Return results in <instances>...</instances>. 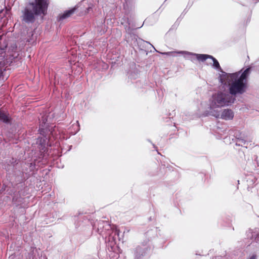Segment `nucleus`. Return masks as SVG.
Listing matches in <instances>:
<instances>
[{"mask_svg": "<svg viewBox=\"0 0 259 259\" xmlns=\"http://www.w3.org/2000/svg\"><path fill=\"white\" fill-rule=\"evenodd\" d=\"M241 71L233 73L223 72L220 74V81L223 84L229 85V93L226 91L214 94L210 100L209 110L205 112V116L211 115L219 118L220 112L218 108L230 105L235 100L234 96L241 95L246 92L251 68L248 67Z\"/></svg>", "mask_w": 259, "mask_h": 259, "instance_id": "f257e3e1", "label": "nucleus"}, {"mask_svg": "<svg viewBox=\"0 0 259 259\" xmlns=\"http://www.w3.org/2000/svg\"><path fill=\"white\" fill-rule=\"evenodd\" d=\"M29 6L25 8L22 16V20L27 23L33 22L35 16L45 15L48 4L46 0H35L34 2L29 4Z\"/></svg>", "mask_w": 259, "mask_h": 259, "instance_id": "f03ea898", "label": "nucleus"}, {"mask_svg": "<svg viewBox=\"0 0 259 259\" xmlns=\"http://www.w3.org/2000/svg\"><path fill=\"white\" fill-rule=\"evenodd\" d=\"M79 7L78 6H76L73 8H72L70 10H66L64 12V13L60 14L58 17V19L59 21H63L66 19L68 18L71 15H72L75 12V10Z\"/></svg>", "mask_w": 259, "mask_h": 259, "instance_id": "7ed1b4c3", "label": "nucleus"}, {"mask_svg": "<svg viewBox=\"0 0 259 259\" xmlns=\"http://www.w3.org/2000/svg\"><path fill=\"white\" fill-rule=\"evenodd\" d=\"M247 233V237L250 238L252 241L259 242V229L257 228L253 230L249 229Z\"/></svg>", "mask_w": 259, "mask_h": 259, "instance_id": "20e7f679", "label": "nucleus"}, {"mask_svg": "<svg viewBox=\"0 0 259 259\" xmlns=\"http://www.w3.org/2000/svg\"><path fill=\"white\" fill-rule=\"evenodd\" d=\"M234 117V113L229 109H224L221 113H220V117L223 119L227 120L233 119Z\"/></svg>", "mask_w": 259, "mask_h": 259, "instance_id": "39448f33", "label": "nucleus"}, {"mask_svg": "<svg viewBox=\"0 0 259 259\" xmlns=\"http://www.w3.org/2000/svg\"><path fill=\"white\" fill-rule=\"evenodd\" d=\"M96 226H97V231L99 232V234H101L102 232V229L104 228H106V229H109V228H112L110 227V226L108 224V222H105L103 221H100L99 222H97L96 223L94 224V227H96Z\"/></svg>", "mask_w": 259, "mask_h": 259, "instance_id": "423d86ee", "label": "nucleus"}, {"mask_svg": "<svg viewBox=\"0 0 259 259\" xmlns=\"http://www.w3.org/2000/svg\"><path fill=\"white\" fill-rule=\"evenodd\" d=\"M179 54L184 55L185 58L191 60L192 62H194L196 59V54L191 53L187 51H178Z\"/></svg>", "mask_w": 259, "mask_h": 259, "instance_id": "0eeeda50", "label": "nucleus"}, {"mask_svg": "<svg viewBox=\"0 0 259 259\" xmlns=\"http://www.w3.org/2000/svg\"><path fill=\"white\" fill-rule=\"evenodd\" d=\"M40 120V131L41 134H42L41 133L42 132V130H44V128L46 126H48V116L46 115H42L41 118L39 119Z\"/></svg>", "mask_w": 259, "mask_h": 259, "instance_id": "6e6552de", "label": "nucleus"}, {"mask_svg": "<svg viewBox=\"0 0 259 259\" xmlns=\"http://www.w3.org/2000/svg\"><path fill=\"white\" fill-rule=\"evenodd\" d=\"M248 142L242 138H238L236 141V145L237 146L244 147L247 148Z\"/></svg>", "mask_w": 259, "mask_h": 259, "instance_id": "1a4fd4ad", "label": "nucleus"}, {"mask_svg": "<svg viewBox=\"0 0 259 259\" xmlns=\"http://www.w3.org/2000/svg\"><path fill=\"white\" fill-rule=\"evenodd\" d=\"M210 59H211L212 61H213V65H212V66L213 67L217 69V70H220L221 71L222 73H223V71L221 68V66L220 65V64L219 63V62L218 61V60L214 58L213 57H212L211 56V57L209 58ZM222 73H221V74H222Z\"/></svg>", "mask_w": 259, "mask_h": 259, "instance_id": "9d476101", "label": "nucleus"}, {"mask_svg": "<svg viewBox=\"0 0 259 259\" xmlns=\"http://www.w3.org/2000/svg\"><path fill=\"white\" fill-rule=\"evenodd\" d=\"M211 57V56L205 54H196V59L200 61H204L207 59Z\"/></svg>", "mask_w": 259, "mask_h": 259, "instance_id": "9b49d317", "label": "nucleus"}, {"mask_svg": "<svg viewBox=\"0 0 259 259\" xmlns=\"http://www.w3.org/2000/svg\"><path fill=\"white\" fill-rule=\"evenodd\" d=\"M9 117L7 116V115L1 112L0 110V120L7 123L9 122Z\"/></svg>", "mask_w": 259, "mask_h": 259, "instance_id": "f8f14e48", "label": "nucleus"}, {"mask_svg": "<svg viewBox=\"0 0 259 259\" xmlns=\"http://www.w3.org/2000/svg\"><path fill=\"white\" fill-rule=\"evenodd\" d=\"M178 52V51H172V52H168L160 53L163 55L176 56L175 54H179Z\"/></svg>", "mask_w": 259, "mask_h": 259, "instance_id": "ddd939ff", "label": "nucleus"}, {"mask_svg": "<svg viewBox=\"0 0 259 259\" xmlns=\"http://www.w3.org/2000/svg\"><path fill=\"white\" fill-rule=\"evenodd\" d=\"M37 143H39L40 145H41V146H45L46 140L44 138H38Z\"/></svg>", "mask_w": 259, "mask_h": 259, "instance_id": "4468645a", "label": "nucleus"}, {"mask_svg": "<svg viewBox=\"0 0 259 259\" xmlns=\"http://www.w3.org/2000/svg\"><path fill=\"white\" fill-rule=\"evenodd\" d=\"M74 126L75 127L76 131L74 132V134H76L79 130V123L78 121H76V123L74 125Z\"/></svg>", "mask_w": 259, "mask_h": 259, "instance_id": "2eb2a0df", "label": "nucleus"}, {"mask_svg": "<svg viewBox=\"0 0 259 259\" xmlns=\"http://www.w3.org/2000/svg\"><path fill=\"white\" fill-rule=\"evenodd\" d=\"M249 259H256V255H252Z\"/></svg>", "mask_w": 259, "mask_h": 259, "instance_id": "dca6fc26", "label": "nucleus"}, {"mask_svg": "<svg viewBox=\"0 0 259 259\" xmlns=\"http://www.w3.org/2000/svg\"><path fill=\"white\" fill-rule=\"evenodd\" d=\"M91 8V7H89L85 11L84 13H87L89 12V10Z\"/></svg>", "mask_w": 259, "mask_h": 259, "instance_id": "f3484780", "label": "nucleus"}, {"mask_svg": "<svg viewBox=\"0 0 259 259\" xmlns=\"http://www.w3.org/2000/svg\"><path fill=\"white\" fill-rule=\"evenodd\" d=\"M119 233V231L118 229H115V234L118 236Z\"/></svg>", "mask_w": 259, "mask_h": 259, "instance_id": "a211bd4d", "label": "nucleus"}]
</instances>
